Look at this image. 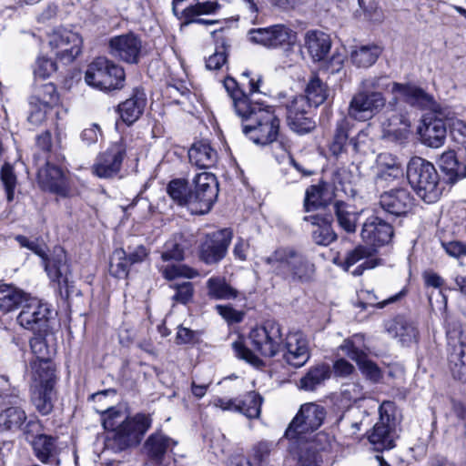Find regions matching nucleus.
<instances>
[{"mask_svg": "<svg viewBox=\"0 0 466 466\" xmlns=\"http://www.w3.org/2000/svg\"><path fill=\"white\" fill-rule=\"evenodd\" d=\"M17 322L21 327L34 333H42L48 327L50 309L46 303L29 295L24 301Z\"/></svg>", "mask_w": 466, "mask_h": 466, "instance_id": "nucleus-13", "label": "nucleus"}, {"mask_svg": "<svg viewBox=\"0 0 466 466\" xmlns=\"http://www.w3.org/2000/svg\"><path fill=\"white\" fill-rule=\"evenodd\" d=\"M392 87V83L385 76H374L363 79L360 84V89L368 90V92H381L382 90Z\"/></svg>", "mask_w": 466, "mask_h": 466, "instance_id": "nucleus-55", "label": "nucleus"}, {"mask_svg": "<svg viewBox=\"0 0 466 466\" xmlns=\"http://www.w3.org/2000/svg\"><path fill=\"white\" fill-rule=\"evenodd\" d=\"M382 53V47L377 44L356 46L350 53V60L358 67H370Z\"/></svg>", "mask_w": 466, "mask_h": 466, "instance_id": "nucleus-34", "label": "nucleus"}, {"mask_svg": "<svg viewBox=\"0 0 466 466\" xmlns=\"http://www.w3.org/2000/svg\"><path fill=\"white\" fill-rule=\"evenodd\" d=\"M339 350L356 362L360 370L367 379L374 382L381 379L380 369L368 358L369 348L365 344L364 335L354 334L343 341Z\"/></svg>", "mask_w": 466, "mask_h": 466, "instance_id": "nucleus-10", "label": "nucleus"}, {"mask_svg": "<svg viewBox=\"0 0 466 466\" xmlns=\"http://www.w3.org/2000/svg\"><path fill=\"white\" fill-rule=\"evenodd\" d=\"M248 40L267 48L293 46L297 34L285 25L278 24L268 27L253 28L248 32Z\"/></svg>", "mask_w": 466, "mask_h": 466, "instance_id": "nucleus-12", "label": "nucleus"}, {"mask_svg": "<svg viewBox=\"0 0 466 466\" xmlns=\"http://www.w3.org/2000/svg\"><path fill=\"white\" fill-rule=\"evenodd\" d=\"M232 237L229 228L207 235L199 246V259L207 265L218 264L226 257Z\"/></svg>", "mask_w": 466, "mask_h": 466, "instance_id": "nucleus-15", "label": "nucleus"}, {"mask_svg": "<svg viewBox=\"0 0 466 466\" xmlns=\"http://www.w3.org/2000/svg\"><path fill=\"white\" fill-rule=\"evenodd\" d=\"M161 272L163 277L168 280H173L180 277L193 279L198 276V272L196 269L183 264L162 267Z\"/></svg>", "mask_w": 466, "mask_h": 466, "instance_id": "nucleus-54", "label": "nucleus"}, {"mask_svg": "<svg viewBox=\"0 0 466 466\" xmlns=\"http://www.w3.org/2000/svg\"><path fill=\"white\" fill-rule=\"evenodd\" d=\"M28 294L12 285H0V314H6L15 310L22 303Z\"/></svg>", "mask_w": 466, "mask_h": 466, "instance_id": "nucleus-33", "label": "nucleus"}, {"mask_svg": "<svg viewBox=\"0 0 466 466\" xmlns=\"http://www.w3.org/2000/svg\"><path fill=\"white\" fill-rule=\"evenodd\" d=\"M390 91L412 106L420 109H435L436 107L434 97L413 84L392 82ZM395 97L398 98V96Z\"/></svg>", "mask_w": 466, "mask_h": 466, "instance_id": "nucleus-23", "label": "nucleus"}, {"mask_svg": "<svg viewBox=\"0 0 466 466\" xmlns=\"http://www.w3.org/2000/svg\"><path fill=\"white\" fill-rule=\"evenodd\" d=\"M418 134L420 142L424 146L440 148L446 141L447 128L445 122L435 116H426L418 127Z\"/></svg>", "mask_w": 466, "mask_h": 466, "instance_id": "nucleus-24", "label": "nucleus"}, {"mask_svg": "<svg viewBox=\"0 0 466 466\" xmlns=\"http://www.w3.org/2000/svg\"><path fill=\"white\" fill-rule=\"evenodd\" d=\"M251 346L261 356L272 358L279 353L289 365L299 368L309 359L308 340L300 332H289L283 338L281 327L276 322H266L249 332Z\"/></svg>", "mask_w": 466, "mask_h": 466, "instance_id": "nucleus-1", "label": "nucleus"}, {"mask_svg": "<svg viewBox=\"0 0 466 466\" xmlns=\"http://www.w3.org/2000/svg\"><path fill=\"white\" fill-rule=\"evenodd\" d=\"M380 420L368 435L369 441L377 451L390 450L397 439V410L391 401H383L379 408Z\"/></svg>", "mask_w": 466, "mask_h": 466, "instance_id": "nucleus-9", "label": "nucleus"}, {"mask_svg": "<svg viewBox=\"0 0 466 466\" xmlns=\"http://www.w3.org/2000/svg\"><path fill=\"white\" fill-rule=\"evenodd\" d=\"M349 122L342 117L337 122L332 148L334 152L340 151L348 139Z\"/></svg>", "mask_w": 466, "mask_h": 466, "instance_id": "nucleus-64", "label": "nucleus"}, {"mask_svg": "<svg viewBox=\"0 0 466 466\" xmlns=\"http://www.w3.org/2000/svg\"><path fill=\"white\" fill-rule=\"evenodd\" d=\"M208 296L212 299L229 300L238 297V291L230 286L223 277H211L206 283Z\"/></svg>", "mask_w": 466, "mask_h": 466, "instance_id": "nucleus-38", "label": "nucleus"}, {"mask_svg": "<svg viewBox=\"0 0 466 466\" xmlns=\"http://www.w3.org/2000/svg\"><path fill=\"white\" fill-rule=\"evenodd\" d=\"M326 417L325 408L309 402L301 405L299 410L286 430L285 436L296 442H309L305 447L306 455L300 454L299 466H319L317 451H324L329 446V438L324 432H319L310 438L323 423Z\"/></svg>", "mask_w": 466, "mask_h": 466, "instance_id": "nucleus-2", "label": "nucleus"}, {"mask_svg": "<svg viewBox=\"0 0 466 466\" xmlns=\"http://www.w3.org/2000/svg\"><path fill=\"white\" fill-rule=\"evenodd\" d=\"M177 238L168 240L165 244L164 251L162 252L161 258L164 261L177 260L180 261L184 258V247Z\"/></svg>", "mask_w": 466, "mask_h": 466, "instance_id": "nucleus-57", "label": "nucleus"}, {"mask_svg": "<svg viewBox=\"0 0 466 466\" xmlns=\"http://www.w3.org/2000/svg\"><path fill=\"white\" fill-rule=\"evenodd\" d=\"M333 210L339 226L347 233H354L362 210L358 211L352 205L343 201H336Z\"/></svg>", "mask_w": 466, "mask_h": 466, "instance_id": "nucleus-32", "label": "nucleus"}, {"mask_svg": "<svg viewBox=\"0 0 466 466\" xmlns=\"http://www.w3.org/2000/svg\"><path fill=\"white\" fill-rule=\"evenodd\" d=\"M389 331L394 332L395 337L399 338L403 345L416 341L418 335L415 325L403 318H397L389 328Z\"/></svg>", "mask_w": 466, "mask_h": 466, "instance_id": "nucleus-44", "label": "nucleus"}, {"mask_svg": "<svg viewBox=\"0 0 466 466\" xmlns=\"http://www.w3.org/2000/svg\"><path fill=\"white\" fill-rule=\"evenodd\" d=\"M32 447L35 457L42 463L48 464L56 461V464H59V460L57 459L59 449L56 437L38 434L32 441Z\"/></svg>", "mask_w": 466, "mask_h": 466, "instance_id": "nucleus-28", "label": "nucleus"}, {"mask_svg": "<svg viewBox=\"0 0 466 466\" xmlns=\"http://www.w3.org/2000/svg\"><path fill=\"white\" fill-rule=\"evenodd\" d=\"M39 186L46 191L59 197L70 196V187L64 172L55 165L46 162L45 167L39 168L37 173Z\"/></svg>", "mask_w": 466, "mask_h": 466, "instance_id": "nucleus-22", "label": "nucleus"}, {"mask_svg": "<svg viewBox=\"0 0 466 466\" xmlns=\"http://www.w3.org/2000/svg\"><path fill=\"white\" fill-rule=\"evenodd\" d=\"M440 167L451 183L466 177V166L458 161L454 151L450 150L441 156Z\"/></svg>", "mask_w": 466, "mask_h": 466, "instance_id": "nucleus-40", "label": "nucleus"}, {"mask_svg": "<svg viewBox=\"0 0 466 466\" xmlns=\"http://www.w3.org/2000/svg\"><path fill=\"white\" fill-rule=\"evenodd\" d=\"M52 108L51 106H45L37 102L33 103V101L29 99L28 122L33 126H40L46 121V115Z\"/></svg>", "mask_w": 466, "mask_h": 466, "instance_id": "nucleus-60", "label": "nucleus"}, {"mask_svg": "<svg viewBox=\"0 0 466 466\" xmlns=\"http://www.w3.org/2000/svg\"><path fill=\"white\" fill-rule=\"evenodd\" d=\"M262 400L263 399L258 393L250 391L242 399H238V406H239L238 412L249 419L258 418L261 411Z\"/></svg>", "mask_w": 466, "mask_h": 466, "instance_id": "nucleus-46", "label": "nucleus"}, {"mask_svg": "<svg viewBox=\"0 0 466 466\" xmlns=\"http://www.w3.org/2000/svg\"><path fill=\"white\" fill-rule=\"evenodd\" d=\"M386 103L382 92H368L359 88L350 101L348 115L357 121H368L379 114Z\"/></svg>", "mask_w": 466, "mask_h": 466, "instance_id": "nucleus-11", "label": "nucleus"}, {"mask_svg": "<svg viewBox=\"0 0 466 466\" xmlns=\"http://www.w3.org/2000/svg\"><path fill=\"white\" fill-rule=\"evenodd\" d=\"M31 400L40 414H50L56 400L55 387H31Z\"/></svg>", "mask_w": 466, "mask_h": 466, "instance_id": "nucleus-37", "label": "nucleus"}, {"mask_svg": "<svg viewBox=\"0 0 466 466\" xmlns=\"http://www.w3.org/2000/svg\"><path fill=\"white\" fill-rule=\"evenodd\" d=\"M304 220L317 226V228L312 231V238L316 244L328 246L336 240L337 235L329 221L318 215L306 216Z\"/></svg>", "mask_w": 466, "mask_h": 466, "instance_id": "nucleus-36", "label": "nucleus"}, {"mask_svg": "<svg viewBox=\"0 0 466 466\" xmlns=\"http://www.w3.org/2000/svg\"><path fill=\"white\" fill-rule=\"evenodd\" d=\"M305 46L314 61H323L331 47L329 35L318 30H310L304 36Z\"/></svg>", "mask_w": 466, "mask_h": 466, "instance_id": "nucleus-27", "label": "nucleus"}, {"mask_svg": "<svg viewBox=\"0 0 466 466\" xmlns=\"http://www.w3.org/2000/svg\"><path fill=\"white\" fill-rule=\"evenodd\" d=\"M15 239L22 247L27 248L43 258L45 269L50 279L57 282L60 289L65 288L66 293L68 295L72 274L65 250L56 248L52 257L47 258L44 249L36 242L30 241L26 237L21 235L17 236Z\"/></svg>", "mask_w": 466, "mask_h": 466, "instance_id": "nucleus-7", "label": "nucleus"}, {"mask_svg": "<svg viewBox=\"0 0 466 466\" xmlns=\"http://www.w3.org/2000/svg\"><path fill=\"white\" fill-rule=\"evenodd\" d=\"M449 368L452 377L460 381H466V343L459 342L452 346L449 354Z\"/></svg>", "mask_w": 466, "mask_h": 466, "instance_id": "nucleus-35", "label": "nucleus"}, {"mask_svg": "<svg viewBox=\"0 0 466 466\" xmlns=\"http://www.w3.org/2000/svg\"><path fill=\"white\" fill-rule=\"evenodd\" d=\"M194 184L193 198L196 202H191L194 206L192 214H206L211 209L218 194L217 178L212 173L202 172L195 176Z\"/></svg>", "mask_w": 466, "mask_h": 466, "instance_id": "nucleus-14", "label": "nucleus"}, {"mask_svg": "<svg viewBox=\"0 0 466 466\" xmlns=\"http://www.w3.org/2000/svg\"><path fill=\"white\" fill-rule=\"evenodd\" d=\"M170 288L175 289L176 293L173 295L172 299L181 304L189 302L194 294L193 284L189 281H183L182 283H174Z\"/></svg>", "mask_w": 466, "mask_h": 466, "instance_id": "nucleus-59", "label": "nucleus"}, {"mask_svg": "<svg viewBox=\"0 0 466 466\" xmlns=\"http://www.w3.org/2000/svg\"><path fill=\"white\" fill-rule=\"evenodd\" d=\"M380 124L385 137L400 140L409 133L410 122L407 114L398 106V98L393 97L380 116Z\"/></svg>", "mask_w": 466, "mask_h": 466, "instance_id": "nucleus-16", "label": "nucleus"}, {"mask_svg": "<svg viewBox=\"0 0 466 466\" xmlns=\"http://www.w3.org/2000/svg\"><path fill=\"white\" fill-rule=\"evenodd\" d=\"M330 367L329 364H318L309 370L306 375L300 380V388L305 390H314L330 377Z\"/></svg>", "mask_w": 466, "mask_h": 466, "instance_id": "nucleus-42", "label": "nucleus"}, {"mask_svg": "<svg viewBox=\"0 0 466 466\" xmlns=\"http://www.w3.org/2000/svg\"><path fill=\"white\" fill-rule=\"evenodd\" d=\"M169 197L179 206H185L192 213L194 206L191 202H196L194 193L189 191L187 181L183 179H174L169 182L167 188Z\"/></svg>", "mask_w": 466, "mask_h": 466, "instance_id": "nucleus-39", "label": "nucleus"}, {"mask_svg": "<svg viewBox=\"0 0 466 466\" xmlns=\"http://www.w3.org/2000/svg\"><path fill=\"white\" fill-rule=\"evenodd\" d=\"M30 347L35 357L33 361H51V358L55 354V348L48 345L42 333H35V336L30 340Z\"/></svg>", "mask_w": 466, "mask_h": 466, "instance_id": "nucleus-50", "label": "nucleus"}, {"mask_svg": "<svg viewBox=\"0 0 466 466\" xmlns=\"http://www.w3.org/2000/svg\"><path fill=\"white\" fill-rule=\"evenodd\" d=\"M224 87L232 99V104L237 113V104L240 101H245L247 104H252V101L242 90L239 89L238 83L232 77H227L224 80Z\"/></svg>", "mask_w": 466, "mask_h": 466, "instance_id": "nucleus-56", "label": "nucleus"}, {"mask_svg": "<svg viewBox=\"0 0 466 466\" xmlns=\"http://www.w3.org/2000/svg\"><path fill=\"white\" fill-rule=\"evenodd\" d=\"M26 420L25 412L18 407H10L0 413V428L16 431L22 428Z\"/></svg>", "mask_w": 466, "mask_h": 466, "instance_id": "nucleus-45", "label": "nucleus"}, {"mask_svg": "<svg viewBox=\"0 0 466 466\" xmlns=\"http://www.w3.org/2000/svg\"><path fill=\"white\" fill-rule=\"evenodd\" d=\"M407 178L417 195L427 203L435 202L441 194L435 167L422 157L410 158L407 166Z\"/></svg>", "mask_w": 466, "mask_h": 466, "instance_id": "nucleus-6", "label": "nucleus"}, {"mask_svg": "<svg viewBox=\"0 0 466 466\" xmlns=\"http://www.w3.org/2000/svg\"><path fill=\"white\" fill-rule=\"evenodd\" d=\"M237 115L242 119L243 133L255 144L266 146L277 140L280 120L272 106L240 101L237 104Z\"/></svg>", "mask_w": 466, "mask_h": 466, "instance_id": "nucleus-4", "label": "nucleus"}, {"mask_svg": "<svg viewBox=\"0 0 466 466\" xmlns=\"http://www.w3.org/2000/svg\"><path fill=\"white\" fill-rule=\"evenodd\" d=\"M263 261L276 275L292 281H310L316 271L315 265L306 256L292 248H278Z\"/></svg>", "mask_w": 466, "mask_h": 466, "instance_id": "nucleus-5", "label": "nucleus"}, {"mask_svg": "<svg viewBox=\"0 0 466 466\" xmlns=\"http://www.w3.org/2000/svg\"><path fill=\"white\" fill-rule=\"evenodd\" d=\"M17 185V176L14 167L9 163L4 164L0 169V187L5 192L8 202L15 199Z\"/></svg>", "mask_w": 466, "mask_h": 466, "instance_id": "nucleus-47", "label": "nucleus"}, {"mask_svg": "<svg viewBox=\"0 0 466 466\" xmlns=\"http://www.w3.org/2000/svg\"><path fill=\"white\" fill-rule=\"evenodd\" d=\"M380 208L393 217H406L415 207V198L405 187L392 188L380 197Z\"/></svg>", "mask_w": 466, "mask_h": 466, "instance_id": "nucleus-18", "label": "nucleus"}, {"mask_svg": "<svg viewBox=\"0 0 466 466\" xmlns=\"http://www.w3.org/2000/svg\"><path fill=\"white\" fill-rule=\"evenodd\" d=\"M377 166L378 176L384 180H392L402 176L401 164L391 154H380L377 157Z\"/></svg>", "mask_w": 466, "mask_h": 466, "instance_id": "nucleus-41", "label": "nucleus"}, {"mask_svg": "<svg viewBox=\"0 0 466 466\" xmlns=\"http://www.w3.org/2000/svg\"><path fill=\"white\" fill-rule=\"evenodd\" d=\"M130 266L127 253L123 248H117L113 252L109 265V270L113 276L119 279L127 277Z\"/></svg>", "mask_w": 466, "mask_h": 466, "instance_id": "nucleus-51", "label": "nucleus"}, {"mask_svg": "<svg viewBox=\"0 0 466 466\" xmlns=\"http://www.w3.org/2000/svg\"><path fill=\"white\" fill-rule=\"evenodd\" d=\"M289 128L299 135H304L315 128V122L308 114L291 115L287 116Z\"/></svg>", "mask_w": 466, "mask_h": 466, "instance_id": "nucleus-53", "label": "nucleus"}, {"mask_svg": "<svg viewBox=\"0 0 466 466\" xmlns=\"http://www.w3.org/2000/svg\"><path fill=\"white\" fill-rule=\"evenodd\" d=\"M147 103V96L142 88H135L132 96L118 106L122 120L131 125L142 115Z\"/></svg>", "mask_w": 466, "mask_h": 466, "instance_id": "nucleus-26", "label": "nucleus"}, {"mask_svg": "<svg viewBox=\"0 0 466 466\" xmlns=\"http://www.w3.org/2000/svg\"><path fill=\"white\" fill-rule=\"evenodd\" d=\"M221 9L218 1L198 2L184 9L183 14L186 19H193L202 15H214Z\"/></svg>", "mask_w": 466, "mask_h": 466, "instance_id": "nucleus-52", "label": "nucleus"}, {"mask_svg": "<svg viewBox=\"0 0 466 466\" xmlns=\"http://www.w3.org/2000/svg\"><path fill=\"white\" fill-rule=\"evenodd\" d=\"M56 70V65L53 60L46 57H39L34 67V75L36 78L46 79Z\"/></svg>", "mask_w": 466, "mask_h": 466, "instance_id": "nucleus-63", "label": "nucleus"}, {"mask_svg": "<svg viewBox=\"0 0 466 466\" xmlns=\"http://www.w3.org/2000/svg\"><path fill=\"white\" fill-rule=\"evenodd\" d=\"M328 185L319 183L307 188L304 198V209L307 212L315 210L325 203V194Z\"/></svg>", "mask_w": 466, "mask_h": 466, "instance_id": "nucleus-49", "label": "nucleus"}, {"mask_svg": "<svg viewBox=\"0 0 466 466\" xmlns=\"http://www.w3.org/2000/svg\"><path fill=\"white\" fill-rule=\"evenodd\" d=\"M305 92L306 97L314 106L323 104L329 96V88L327 85L318 76L310 78Z\"/></svg>", "mask_w": 466, "mask_h": 466, "instance_id": "nucleus-48", "label": "nucleus"}, {"mask_svg": "<svg viewBox=\"0 0 466 466\" xmlns=\"http://www.w3.org/2000/svg\"><path fill=\"white\" fill-rule=\"evenodd\" d=\"M82 43L78 33L66 28L55 29L49 35V45L56 56L68 63L81 53Z\"/></svg>", "mask_w": 466, "mask_h": 466, "instance_id": "nucleus-17", "label": "nucleus"}, {"mask_svg": "<svg viewBox=\"0 0 466 466\" xmlns=\"http://www.w3.org/2000/svg\"><path fill=\"white\" fill-rule=\"evenodd\" d=\"M29 99L33 103L37 102L45 106H56L59 102V96L54 84L46 83L43 85H35L33 94Z\"/></svg>", "mask_w": 466, "mask_h": 466, "instance_id": "nucleus-43", "label": "nucleus"}, {"mask_svg": "<svg viewBox=\"0 0 466 466\" xmlns=\"http://www.w3.org/2000/svg\"><path fill=\"white\" fill-rule=\"evenodd\" d=\"M55 366L52 361H31V387H55Z\"/></svg>", "mask_w": 466, "mask_h": 466, "instance_id": "nucleus-30", "label": "nucleus"}, {"mask_svg": "<svg viewBox=\"0 0 466 466\" xmlns=\"http://www.w3.org/2000/svg\"><path fill=\"white\" fill-rule=\"evenodd\" d=\"M125 155L126 149L122 144L111 145L96 157L92 167L93 173L100 178L113 177L120 171Z\"/></svg>", "mask_w": 466, "mask_h": 466, "instance_id": "nucleus-20", "label": "nucleus"}, {"mask_svg": "<svg viewBox=\"0 0 466 466\" xmlns=\"http://www.w3.org/2000/svg\"><path fill=\"white\" fill-rule=\"evenodd\" d=\"M380 262V259L372 257L370 248L360 245L346 254L342 268L354 276H360L365 269L374 268Z\"/></svg>", "mask_w": 466, "mask_h": 466, "instance_id": "nucleus-25", "label": "nucleus"}, {"mask_svg": "<svg viewBox=\"0 0 466 466\" xmlns=\"http://www.w3.org/2000/svg\"><path fill=\"white\" fill-rule=\"evenodd\" d=\"M215 309L228 324L239 323L245 317L244 311L237 310L231 305H217Z\"/></svg>", "mask_w": 466, "mask_h": 466, "instance_id": "nucleus-61", "label": "nucleus"}, {"mask_svg": "<svg viewBox=\"0 0 466 466\" xmlns=\"http://www.w3.org/2000/svg\"><path fill=\"white\" fill-rule=\"evenodd\" d=\"M124 68L106 57L91 62L85 75L86 83L102 91L120 89L125 83Z\"/></svg>", "mask_w": 466, "mask_h": 466, "instance_id": "nucleus-8", "label": "nucleus"}, {"mask_svg": "<svg viewBox=\"0 0 466 466\" xmlns=\"http://www.w3.org/2000/svg\"><path fill=\"white\" fill-rule=\"evenodd\" d=\"M232 347L238 358L256 367H259L262 364L261 360L248 349L241 339L233 342Z\"/></svg>", "mask_w": 466, "mask_h": 466, "instance_id": "nucleus-62", "label": "nucleus"}, {"mask_svg": "<svg viewBox=\"0 0 466 466\" xmlns=\"http://www.w3.org/2000/svg\"><path fill=\"white\" fill-rule=\"evenodd\" d=\"M177 441L161 432L151 434L144 444L146 453L153 460L160 461L164 455L171 451Z\"/></svg>", "mask_w": 466, "mask_h": 466, "instance_id": "nucleus-31", "label": "nucleus"}, {"mask_svg": "<svg viewBox=\"0 0 466 466\" xmlns=\"http://www.w3.org/2000/svg\"><path fill=\"white\" fill-rule=\"evenodd\" d=\"M188 157L191 164L199 168H210L215 166L218 154L207 141H198L188 150Z\"/></svg>", "mask_w": 466, "mask_h": 466, "instance_id": "nucleus-29", "label": "nucleus"}, {"mask_svg": "<svg viewBox=\"0 0 466 466\" xmlns=\"http://www.w3.org/2000/svg\"><path fill=\"white\" fill-rule=\"evenodd\" d=\"M394 235L393 227L378 216H371L362 225V240L373 247H382L390 243Z\"/></svg>", "mask_w": 466, "mask_h": 466, "instance_id": "nucleus-21", "label": "nucleus"}, {"mask_svg": "<svg viewBox=\"0 0 466 466\" xmlns=\"http://www.w3.org/2000/svg\"><path fill=\"white\" fill-rule=\"evenodd\" d=\"M109 53L127 64L139 61L142 49L141 39L134 33H127L112 37L109 40Z\"/></svg>", "mask_w": 466, "mask_h": 466, "instance_id": "nucleus-19", "label": "nucleus"}, {"mask_svg": "<svg viewBox=\"0 0 466 466\" xmlns=\"http://www.w3.org/2000/svg\"><path fill=\"white\" fill-rule=\"evenodd\" d=\"M311 103L302 95L294 96L290 100L285 103L287 116L291 115L309 114L308 109Z\"/></svg>", "mask_w": 466, "mask_h": 466, "instance_id": "nucleus-58", "label": "nucleus"}, {"mask_svg": "<svg viewBox=\"0 0 466 466\" xmlns=\"http://www.w3.org/2000/svg\"><path fill=\"white\" fill-rule=\"evenodd\" d=\"M102 424L111 432L110 440L119 451L137 446L152 425L148 413L127 416L119 407L108 408L102 413Z\"/></svg>", "mask_w": 466, "mask_h": 466, "instance_id": "nucleus-3", "label": "nucleus"}]
</instances>
